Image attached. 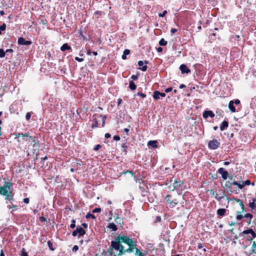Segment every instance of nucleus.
I'll use <instances>...</instances> for the list:
<instances>
[{"label":"nucleus","instance_id":"nucleus-21","mask_svg":"<svg viewBox=\"0 0 256 256\" xmlns=\"http://www.w3.org/2000/svg\"><path fill=\"white\" fill-rule=\"evenodd\" d=\"M108 228L112 229L113 231H116L118 229L114 223H110L108 226Z\"/></svg>","mask_w":256,"mask_h":256},{"label":"nucleus","instance_id":"nucleus-39","mask_svg":"<svg viewBox=\"0 0 256 256\" xmlns=\"http://www.w3.org/2000/svg\"><path fill=\"white\" fill-rule=\"evenodd\" d=\"M75 223H76V221L75 220H72V224H70V227L72 228H74L76 227V224H75Z\"/></svg>","mask_w":256,"mask_h":256},{"label":"nucleus","instance_id":"nucleus-54","mask_svg":"<svg viewBox=\"0 0 256 256\" xmlns=\"http://www.w3.org/2000/svg\"><path fill=\"white\" fill-rule=\"evenodd\" d=\"M138 95L141 96L142 98H144L146 97V95L143 93H138Z\"/></svg>","mask_w":256,"mask_h":256},{"label":"nucleus","instance_id":"nucleus-43","mask_svg":"<svg viewBox=\"0 0 256 256\" xmlns=\"http://www.w3.org/2000/svg\"><path fill=\"white\" fill-rule=\"evenodd\" d=\"M172 90V87L168 88H166L164 90L165 92L168 93L170 92H171Z\"/></svg>","mask_w":256,"mask_h":256},{"label":"nucleus","instance_id":"nucleus-58","mask_svg":"<svg viewBox=\"0 0 256 256\" xmlns=\"http://www.w3.org/2000/svg\"><path fill=\"white\" fill-rule=\"evenodd\" d=\"M110 136H111V135L109 133H106L105 134V138H110Z\"/></svg>","mask_w":256,"mask_h":256},{"label":"nucleus","instance_id":"nucleus-22","mask_svg":"<svg viewBox=\"0 0 256 256\" xmlns=\"http://www.w3.org/2000/svg\"><path fill=\"white\" fill-rule=\"evenodd\" d=\"M148 146H150L154 148H157V142L156 140H150L148 142Z\"/></svg>","mask_w":256,"mask_h":256},{"label":"nucleus","instance_id":"nucleus-37","mask_svg":"<svg viewBox=\"0 0 256 256\" xmlns=\"http://www.w3.org/2000/svg\"><path fill=\"white\" fill-rule=\"evenodd\" d=\"M6 24L4 23L2 24L1 26H0V30L1 31H4L6 30Z\"/></svg>","mask_w":256,"mask_h":256},{"label":"nucleus","instance_id":"nucleus-52","mask_svg":"<svg viewBox=\"0 0 256 256\" xmlns=\"http://www.w3.org/2000/svg\"><path fill=\"white\" fill-rule=\"evenodd\" d=\"M75 60H76V61L78 62H82V61L84 60V59H83V58H78V57H76V58H75Z\"/></svg>","mask_w":256,"mask_h":256},{"label":"nucleus","instance_id":"nucleus-10","mask_svg":"<svg viewBox=\"0 0 256 256\" xmlns=\"http://www.w3.org/2000/svg\"><path fill=\"white\" fill-rule=\"evenodd\" d=\"M218 172L221 174L224 180H226L228 177V172L224 168H220L218 170Z\"/></svg>","mask_w":256,"mask_h":256},{"label":"nucleus","instance_id":"nucleus-25","mask_svg":"<svg viewBox=\"0 0 256 256\" xmlns=\"http://www.w3.org/2000/svg\"><path fill=\"white\" fill-rule=\"evenodd\" d=\"M244 218H248L249 220L247 222L248 224H250L251 222V220L252 218V215L250 214H246L244 216Z\"/></svg>","mask_w":256,"mask_h":256},{"label":"nucleus","instance_id":"nucleus-62","mask_svg":"<svg viewBox=\"0 0 256 256\" xmlns=\"http://www.w3.org/2000/svg\"><path fill=\"white\" fill-rule=\"evenodd\" d=\"M129 130H130L128 128H125L124 129V131L126 132V135H128V132Z\"/></svg>","mask_w":256,"mask_h":256},{"label":"nucleus","instance_id":"nucleus-9","mask_svg":"<svg viewBox=\"0 0 256 256\" xmlns=\"http://www.w3.org/2000/svg\"><path fill=\"white\" fill-rule=\"evenodd\" d=\"M148 64V61L145 60L144 62H143L142 60H140L138 62V65L140 67L139 68L140 70H142V72H145L147 70V66H146V64Z\"/></svg>","mask_w":256,"mask_h":256},{"label":"nucleus","instance_id":"nucleus-20","mask_svg":"<svg viewBox=\"0 0 256 256\" xmlns=\"http://www.w3.org/2000/svg\"><path fill=\"white\" fill-rule=\"evenodd\" d=\"M226 212L225 208H219L217 210V214L220 216H224Z\"/></svg>","mask_w":256,"mask_h":256},{"label":"nucleus","instance_id":"nucleus-17","mask_svg":"<svg viewBox=\"0 0 256 256\" xmlns=\"http://www.w3.org/2000/svg\"><path fill=\"white\" fill-rule=\"evenodd\" d=\"M228 126V123L227 121L224 120L220 125V129L222 131L226 128Z\"/></svg>","mask_w":256,"mask_h":256},{"label":"nucleus","instance_id":"nucleus-26","mask_svg":"<svg viewBox=\"0 0 256 256\" xmlns=\"http://www.w3.org/2000/svg\"><path fill=\"white\" fill-rule=\"evenodd\" d=\"M159 44L161 46H164L167 44V42L164 40V38H162L159 42Z\"/></svg>","mask_w":256,"mask_h":256},{"label":"nucleus","instance_id":"nucleus-2","mask_svg":"<svg viewBox=\"0 0 256 256\" xmlns=\"http://www.w3.org/2000/svg\"><path fill=\"white\" fill-rule=\"evenodd\" d=\"M120 240H117V238H116V240L111 242V247L119 251L118 255L124 254V246L120 244Z\"/></svg>","mask_w":256,"mask_h":256},{"label":"nucleus","instance_id":"nucleus-46","mask_svg":"<svg viewBox=\"0 0 256 256\" xmlns=\"http://www.w3.org/2000/svg\"><path fill=\"white\" fill-rule=\"evenodd\" d=\"M239 184L238 182H236V181H234L230 183V186H232V185H234V186H237L238 187V186H239Z\"/></svg>","mask_w":256,"mask_h":256},{"label":"nucleus","instance_id":"nucleus-33","mask_svg":"<svg viewBox=\"0 0 256 256\" xmlns=\"http://www.w3.org/2000/svg\"><path fill=\"white\" fill-rule=\"evenodd\" d=\"M180 182H176V181L174 183V188H178L180 185Z\"/></svg>","mask_w":256,"mask_h":256},{"label":"nucleus","instance_id":"nucleus-14","mask_svg":"<svg viewBox=\"0 0 256 256\" xmlns=\"http://www.w3.org/2000/svg\"><path fill=\"white\" fill-rule=\"evenodd\" d=\"M128 246H129L128 248L126 250H124V254L126 252H128V253L132 252H134V249L136 250V248H136V244L135 243L131 244V245H128Z\"/></svg>","mask_w":256,"mask_h":256},{"label":"nucleus","instance_id":"nucleus-30","mask_svg":"<svg viewBox=\"0 0 256 256\" xmlns=\"http://www.w3.org/2000/svg\"><path fill=\"white\" fill-rule=\"evenodd\" d=\"M244 218V216L240 214V212H238V214L236 216V218L238 220H240Z\"/></svg>","mask_w":256,"mask_h":256},{"label":"nucleus","instance_id":"nucleus-6","mask_svg":"<svg viewBox=\"0 0 256 256\" xmlns=\"http://www.w3.org/2000/svg\"><path fill=\"white\" fill-rule=\"evenodd\" d=\"M220 146V142L217 140H210L208 144V147L210 150H216Z\"/></svg>","mask_w":256,"mask_h":256},{"label":"nucleus","instance_id":"nucleus-50","mask_svg":"<svg viewBox=\"0 0 256 256\" xmlns=\"http://www.w3.org/2000/svg\"><path fill=\"white\" fill-rule=\"evenodd\" d=\"M178 31V30L174 28H172L170 30V32L172 34H174Z\"/></svg>","mask_w":256,"mask_h":256},{"label":"nucleus","instance_id":"nucleus-19","mask_svg":"<svg viewBox=\"0 0 256 256\" xmlns=\"http://www.w3.org/2000/svg\"><path fill=\"white\" fill-rule=\"evenodd\" d=\"M71 49V47L68 46V44H64L60 47V50L62 52L66 50H70Z\"/></svg>","mask_w":256,"mask_h":256},{"label":"nucleus","instance_id":"nucleus-31","mask_svg":"<svg viewBox=\"0 0 256 256\" xmlns=\"http://www.w3.org/2000/svg\"><path fill=\"white\" fill-rule=\"evenodd\" d=\"M6 55V52L3 49H0V58H4Z\"/></svg>","mask_w":256,"mask_h":256},{"label":"nucleus","instance_id":"nucleus-41","mask_svg":"<svg viewBox=\"0 0 256 256\" xmlns=\"http://www.w3.org/2000/svg\"><path fill=\"white\" fill-rule=\"evenodd\" d=\"M98 126V122L96 120H95L94 122L92 125V128H96Z\"/></svg>","mask_w":256,"mask_h":256},{"label":"nucleus","instance_id":"nucleus-12","mask_svg":"<svg viewBox=\"0 0 256 256\" xmlns=\"http://www.w3.org/2000/svg\"><path fill=\"white\" fill-rule=\"evenodd\" d=\"M180 69L181 70V72L182 74H188L190 72V70L184 64H182L180 65Z\"/></svg>","mask_w":256,"mask_h":256},{"label":"nucleus","instance_id":"nucleus-59","mask_svg":"<svg viewBox=\"0 0 256 256\" xmlns=\"http://www.w3.org/2000/svg\"><path fill=\"white\" fill-rule=\"evenodd\" d=\"M234 104H240V100H236L234 101Z\"/></svg>","mask_w":256,"mask_h":256},{"label":"nucleus","instance_id":"nucleus-18","mask_svg":"<svg viewBox=\"0 0 256 256\" xmlns=\"http://www.w3.org/2000/svg\"><path fill=\"white\" fill-rule=\"evenodd\" d=\"M248 206L252 210L256 208V198L252 199V202L249 203Z\"/></svg>","mask_w":256,"mask_h":256},{"label":"nucleus","instance_id":"nucleus-60","mask_svg":"<svg viewBox=\"0 0 256 256\" xmlns=\"http://www.w3.org/2000/svg\"><path fill=\"white\" fill-rule=\"evenodd\" d=\"M132 78L133 80H136L138 78V76H136V75H132Z\"/></svg>","mask_w":256,"mask_h":256},{"label":"nucleus","instance_id":"nucleus-53","mask_svg":"<svg viewBox=\"0 0 256 256\" xmlns=\"http://www.w3.org/2000/svg\"><path fill=\"white\" fill-rule=\"evenodd\" d=\"M244 184L243 183V182H241V183L239 184L238 188L240 189L244 187Z\"/></svg>","mask_w":256,"mask_h":256},{"label":"nucleus","instance_id":"nucleus-16","mask_svg":"<svg viewBox=\"0 0 256 256\" xmlns=\"http://www.w3.org/2000/svg\"><path fill=\"white\" fill-rule=\"evenodd\" d=\"M228 108L232 112L236 111V108L234 106V102L233 100H230L228 104Z\"/></svg>","mask_w":256,"mask_h":256},{"label":"nucleus","instance_id":"nucleus-7","mask_svg":"<svg viewBox=\"0 0 256 256\" xmlns=\"http://www.w3.org/2000/svg\"><path fill=\"white\" fill-rule=\"evenodd\" d=\"M86 234V231L80 226H77L76 229L72 232V235L74 236H82Z\"/></svg>","mask_w":256,"mask_h":256},{"label":"nucleus","instance_id":"nucleus-44","mask_svg":"<svg viewBox=\"0 0 256 256\" xmlns=\"http://www.w3.org/2000/svg\"><path fill=\"white\" fill-rule=\"evenodd\" d=\"M215 198H216L218 200V201L220 200L223 198L224 196H218V195L217 194H216V196H215Z\"/></svg>","mask_w":256,"mask_h":256},{"label":"nucleus","instance_id":"nucleus-48","mask_svg":"<svg viewBox=\"0 0 256 256\" xmlns=\"http://www.w3.org/2000/svg\"><path fill=\"white\" fill-rule=\"evenodd\" d=\"M78 250V246L76 245L74 246L72 248V251L76 252Z\"/></svg>","mask_w":256,"mask_h":256},{"label":"nucleus","instance_id":"nucleus-11","mask_svg":"<svg viewBox=\"0 0 256 256\" xmlns=\"http://www.w3.org/2000/svg\"><path fill=\"white\" fill-rule=\"evenodd\" d=\"M214 114L212 110H205L202 114L203 118L205 119L208 117L214 118Z\"/></svg>","mask_w":256,"mask_h":256},{"label":"nucleus","instance_id":"nucleus-8","mask_svg":"<svg viewBox=\"0 0 256 256\" xmlns=\"http://www.w3.org/2000/svg\"><path fill=\"white\" fill-rule=\"evenodd\" d=\"M18 43L19 45L28 46L32 44V42L30 40H26L22 37H20L18 38Z\"/></svg>","mask_w":256,"mask_h":256},{"label":"nucleus","instance_id":"nucleus-15","mask_svg":"<svg viewBox=\"0 0 256 256\" xmlns=\"http://www.w3.org/2000/svg\"><path fill=\"white\" fill-rule=\"evenodd\" d=\"M242 233L244 234H250L252 236V238H254L256 237V234L251 228H249L248 230L243 231Z\"/></svg>","mask_w":256,"mask_h":256},{"label":"nucleus","instance_id":"nucleus-5","mask_svg":"<svg viewBox=\"0 0 256 256\" xmlns=\"http://www.w3.org/2000/svg\"><path fill=\"white\" fill-rule=\"evenodd\" d=\"M22 142L28 141L29 142H32L34 143V145L36 144L35 138L30 136V134L28 132L24 134L22 137Z\"/></svg>","mask_w":256,"mask_h":256},{"label":"nucleus","instance_id":"nucleus-45","mask_svg":"<svg viewBox=\"0 0 256 256\" xmlns=\"http://www.w3.org/2000/svg\"><path fill=\"white\" fill-rule=\"evenodd\" d=\"M239 184L238 182H236V181H234L230 183V186H232V185H234V186H237L238 187V186H239Z\"/></svg>","mask_w":256,"mask_h":256},{"label":"nucleus","instance_id":"nucleus-32","mask_svg":"<svg viewBox=\"0 0 256 256\" xmlns=\"http://www.w3.org/2000/svg\"><path fill=\"white\" fill-rule=\"evenodd\" d=\"M135 256H144L142 252H141L139 250L136 248Z\"/></svg>","mask_w":256,"mask_h":256},{"label":"nucleus","instance_id":"nucleus-57","mask_svg":"<svg viewBox=\"0 0 256 256\" xmlns=\"http://www.w3.org/2000/svg\"><path fill=\"white\" fill-rule=\"evenodd\" d=\"M113 138L114 140L118 141L120 140V137L118 136H114Z\"/></svg>","mask_w":256,"mask_h":256},{"label":"nucleus","instance_id":"nucleus-27","mask_svg":"<svg viewBox=\"0 0 256 256\" xmlns=\"http://www.w3.org/2000/svg\"><path fill=\"white\" fill-rule=\"evenodd\" d=\"M12 201H11V202H9L8 203V208L10 209V208H15L16 210V208H17V206L14 205V204H12Z\"/></svg>","mask_w":256,"mask_h":256},{"label":"nucleus","instance_id":"nucleus-28","mask_svg":"<svg viewBox=\"0 0 256 256\" xmlns=\"http://www.w3.org/2000/svg\"><path fill=\"white\" fill-rule=\"evenodd\" d=\"M86 218H92V219H96V217L92 214L88 212V213L86 216Z\"/></svg>","mask_w":256,"mask_h":256},{"label":"nucleus","instance_id":"nucleus-3","mask_svg":"<svg viewBox=\"0 0 256 256\" xmlns=\"http://www.w3.org/2000/svg\"><path fill=\"white\" fill-rule=\"evenodd\" d=\"M167 205L170 208H174L178 202L176 198H174L170 195H167L165 198Z\"/></svg>","mask_w":256,"mask_h":256},{"label":"nucleus","instance_id":"nucleus-38","mask_svg":"<svg viewBox=\"0 0 256 256\" xmlns=\"http://www.w3.org/2000/svg\"><path fill=\"white\" fill-rule=\"evenodd\" d=\"M101 211V209L100 208H96L94 209L92 211V213L100 212Z\"/></svg>","mask_w":256,"mask_h":256},{"label":"nucleus","instance_id":"nucleus-56","mask_svg":"<svg viewBox=\"0 0 256 256\" xmlns=\"http://www.w3.org/2000/svg\"><path fill=\"white\" fill-rule=\"evenodd\" d=\"M24 202L26 204H28L30 202V200L28 198H26L24 199Z\"/></svg>","mask_w":256,"mask_h":256},{"label":"nucleus","instance_id":"nucleus-47","mask_svg":"<svg viewBox=\"0 0 256 256\" xmlns=\"http://www.w3.org/2000/svg\"><path fill=\"white\" fill-rule=\"evenodd\" d=\"M239 184L238 182H236V181H234L230 183V186H232V185H234V186H237L238 187V186H239Z\"/></svg>","mask_w":256,"mask_h":256},{"label":"nucleus","instance_id":"nucleus-13","mask_svg":"<svg viewBox=\"0 0 256 256\" xmlns=\"http://www.w3.org/2000/svg\"><path fill=\"white\" fill-rule=\"evenodd\" d=\"M166 94L164 92H160L156 90L154 92L153 98L156 100L160 98V96L164 97Z\"/></svg>","mask_w":256,"mask_h":256},{"label":"nucleus","instance_id":"nucleus-64","mask_svg":"<svg viewBox=\"0 0 256 256\" xmlns=\"http://www.w3.org/2000/svg\"><path fill=\"white\" fill-rule=\"evenodd\" d=\"M186 86L184 84H181L180 86V88L182 89V88H186Z\"/></svg>","mask_w":256,"mask_h":256},{"label":"nucleus","instance_id":"nucleus-63","mask_svg":"<svg viewBox=\"0 0 256 256\" xmlns=\"http://www.w3.org/2000/svg\"><path fill=\"white\" fill-rule=\"evenodd\" d=\"M122 102V100L121 98H118V106H119Z\"/></svg>","mask_w":256,"mask_h":256},{"label":"nucleus","instance_id":"nucleus-35","mask_svg":"<svg viewBox=\"0 0 256 256\" xmlns=\"http://www.w3.org/2000/svg\"><path fill=\"white\" fill-rule=\"evenodd\" d=\"M21 256H28V254L24 248H22V250Z\"/></svg>","mask_w":256,"mask_h":256},{"label":"nucleus","instance_id":"nucleus-40","mask_svg":"<svg viewBox=\"0 0 256 256\" xmlns=\"http://www.w3.org/2000/svg\"><path fill=\"white\" fill-rule=\"evenodd\" d=\"M167 14L166 10H164L162 13H160L158 16L160 17H164Z\"/></svg>","mask_w":256,"mask_h":256},{"label":"nucleus","instance_id":"nucleus-55","mask_svg":"<svg viewBox=\"0 0 256 256\" xmlns=\"http://www.w3.org/2000/svg\"><path fill=\"white\" fill-rule=\"evenodd\" d=\"M23 134H24L23 133L16 134V138H19L20 137H22Z\"/></svg>","mask_w":256,"mask_h":256},{"label":"nucleus","instance_id":"nucleus-34","mask_svg":"<svg viewBox=\"0 0 256 256\" xmlns=\"http://www.w3.org/2000/svg\"><path fill=\"white\" fill-rule=\"evenodd\" d=\"M252 252H256V244L255 242L252 244Z\"/></svg>","mask_w":256,"mask_h":256},{"label":"nucleus","instance_id":"nucleus-1","mask_svg":"<svg viewBox=\"0 0 256 256\" xmlns=\"http://www.w3.org/2000/svg\"><path fill=\"white\" fill-rule=\"evenodd\" d=\"M12 186V184L10 182H6L4 186H0V194L6 196L7 204L11 202V201L13 200Z\"/></svg>","mask_w":256,"mask_h":256},{"label":"nucleus","instance_id":"nucleus-49","mask_svg":"<svg viewBox=\"0 0 256 256\" xmlns=\"http://www.w3.org/2000/svg\"><path fill=\"white\" fill-rule=\"evenodd\" d=\"M243 183L244 184V186L250 185V180H246V181L243 182Z\"/></svg>","mask_w":256,"mask_h":256},{"label":"nucleus","instance_id":"nucleus-23","mask_svg":"<svg viewBox=\"0 0 256 256\" xmlns=\"http://www.w3.org/2000/svg\"><path fill=\"white\" fill-rule=\"evenodd\" d=\"M129 88L132 90H134L136 88V86L134 82L132 80H131V81L130 82V83H129Z\"/></svg>","mask_w":256,"mask_h":256},{"label":"nucleus","instance_id":"nucleus-4","mask_svg":"<svg viewBox=\"0 0 256 256\" xmlns=\"http://www.w3.org/2000/svg\"><path fill=\"white\" fill-rule=\"evenodd\" d=\"M117 240H120L121 242H124L128 245H131L135 242L132 239L130 238L129 237L125 236H117Z\"/></svg>","mask_w":256,"mask_h":256},{"label":"nucleus","instance_id":"nucleus-24","mask_svg":"<svg viewBox=\"0 0 256 256\" xmlns=\"http://www.w3.org/2000/svg\"><path fill=\"white\" fill-rule=\"evenodd\" d=\"M130 54V50L128 49H126L122 55V60H126V55H128Z\"/></svg>","mask_w":256,"mask_h":256},{"label":"nucleus","instance_id":"nucleus-61","mask_svg":"<svg viewBox=\"0 0 256 256\" xmlns=\"http://www.w3.org/2000/svg\"><path fill=\"white\" fill-rule=\"evenodd\" d=\"M157 51L158 52H162V48H161V47H158V48H157Z\"/></svg>","mask_w":256,"mask_h":256},{"label":"nucleus","instance_id":"nucleus-42","mask_svg":"<svg viewBox=\"0 0 256 256\" xmlns=\"http://www.w3.org/2000/svg\"><path fill=\"white\" fill-rule=\"evenodd\" d=\"M102 146L100 144H97L94 148V150L96 151L98 150Z\"/></svg>","mask_w":256,"mask_h":256},{"label":"nucleus","instance_id":"nucleus-29","mask_svg":"<svg viewBox=\"0 0 256 256\" xmlns=\"http://www.w3.org/2000/svg\"><path fill=\"white\" fill-rule=\"evenodd\" d=\"M48 246L51 250H54V248H53V244L50 240L48 242Z\"/></svg>","mask_w":256,"mask_h":256},{"label":"nucleus","instance_id":"nucleus-36","mask_svg":"<svg viewBox=\"0 0 256 256\" xmlns=\"http://www.w3.org/2000/svg\"><path fill=\"white\" fill-rule=\"evenodd\" d=\"M31 116V114L30 112H28L26 114V119L27 121L29 120Z\"/></svg>","mask_w":256,"mask_h":256},{"label":"nucleus","instance_id":"nucleus-51","mask_svg":"<svg viewBox=\"0 0 256 256\" xmlns=\"http://www.w3.org/2000/svg\"><path fill=\"white\" fill-rule=\"evenodd\" d=\"M102 116V118L103 121H102V126H104L105 124V120L106 118V116Z\"/></svg>","mask_w":256,"mask_h":256}]
</instances>
